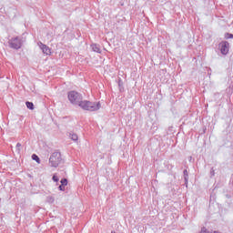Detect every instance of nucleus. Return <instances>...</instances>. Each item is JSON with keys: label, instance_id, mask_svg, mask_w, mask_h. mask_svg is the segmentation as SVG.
I'll return each mask as SVG.
<instances>
[{"label": "nucleus", "instance_id": "obj_16", "mask_svg": "<svg viewBox=\"0 0 233 233\" xmlns=\"http://www.w3.org/2000/svg\"><path fill=\"white\" fill-rule=\"evenodd\" d=\"M48 203H54L55 199L54 197H47Z\"/></svg>", "mask_w": 233, "mask_h": 233}, {"label": "nucleus", "instance_id": "obj_14", "mask_svg": "<svg viewBox=\"0 0 233 233\" xmlns=\"http://www.w3.org/2000/svg\"><path fill=\"white\" fill-rule=\"evenodd\" d=\"M225 37H226V39H233V34L227 33Z\"/></svg>", "mask_w": 233, "mask_h": 233}, {"label": "nucleus", "instance_id": "obj_9", "mask_svg": "<svg viewBox=\"0 0 233 233\" xmlns=\"http://www.w3.org/2000/svg\"><path fill=\"white\" fill-rule=\"evenodd\" d=\"M69 137L72 139V141H77V139H79V137H77V134H75V133H70Z\"/></svg>", "mask_w": 233, "mask_h": 233}, {"label": "nucleus", "instance_id": "obj_21", "mask_svg": "<svg viewBox=\"0 0 233 233\" xmlns=\"http://www.w3.org/2000/svg\"><path fill=\"white\" fill-rule=\"evenodd\" d=\"M211 174L214 176V171H213V172H211Z\"/></svg>", "mask_w": 233, "mask_h": 233}, {"label": "nucleus", "instance_id": "obj_5", "mask_svg": "<svg viewBox=\"0 0 233 233\" xmlns=\"http://www.w3.org/2000/svg\"><path fill=\"white\" fill-rule=\"evenodd\" d=\"M218 46L220 48V54H222V56H227V54H228L230 44L228 41L220 42Z\"/></svg>", "mask_w": 233, "mask_h": 233}, {"label": "nucleus", "instance_id": "obj_10", "mask_svg": "<svg viewBox=\"0 0 233 233\" xmlns=\"http://www.w3.org/2000/svg\"><path fill=\"white\" fill-rule=\"evenodd\" d=\"M32 159L33 161H36L38 164L41 163V158H39V157L35 154L32 155Z\"/></svg>", "mask_w": 233, "mask_h": 233}, {"label": "nucleus", "instance_id": "obj_2", "mask_svg": "<svg viewBox=\"0 0 233 233\" xmlns=\"http://www.w3.org/2000/svg\"><path fill=\"white\" fill-rule=\"evenodd\" d=\"M67 99L74 106H79L83 101V95L76 90H72L67 93Z\"/></svg>", "mask_w": 233, "mask_h": 233}, {"label": "nucleus", "instance_id": "obj_8", "mask_svg": "<svg viewBox=\"0 0 233 233\" xmlns=\"http://www.w3.org/2000/svg\"><path fill=\"white\" fill-rule=\"evenodd\" d=\"M184 174V181H185V185L187 187V185H188V170L185 169L183 171Z\"/></svg>", "mask_w": 233, "mask_h": 233}, {"label": "nucleus", "instance_id": "obj_18", "mask_svg": "<svg viewBox=\"0 0 233 233\" xmlns=\"http://www.w3.org/2000/svg\"><path fill=\"white\" fill-rule=\"evenodd\" d=\"M65 187H66V186L60 185V186L58 187V190H61L62 192H65Z\"/></svg>", "mask_w": 233, "mask_h": 233}, {"label": "nucleus", "instance_id": "obj_6", "mask_svg": "<svg viewBox=\"0 0 233 233\" xmlns=\"http://www.w3.org/2000/svg\"><path fill=\"white\" fill-rule=\"evenodd\" d=\"M91 48L93 52H96V54H101V46L98 44H92Z\"/></svg>", "mask_w": 233, "mask_h": 233}, {"label": "nucleus", "instance_id": "obj_13", "mask_svg": "<svg viewBox=\"0 0 233 233\" xmlns=\"http://www.w3.org/2000/svg\"><path fill=\"white\" fill-rule=\"evenodd\" d=\"M52 180H53L55 183H57V182L59 181V177H57V174H54V175H53Z\"/></svg>", "mask_w": 233, "mask_h": 233}, {"label": "nucleus", "instance_id": "obj_1", "mask_svg": "<svg viewBox=\"0 0 233 233\" xmlns=\"http://www.w3.org/2000/svg\"><path fill=\"white\" fill-rule=\"evenodd\" d=\"M80 108L82 110H86L87 112H97L99 108H101V103L100 102H92L89 100H82L80 103Z\"/></svg>", "mask_w": 233, "mask_h": 233}, {"label": "nucleus", "instance_id": "obj_17", "mask_svg": "<svg viewBox=\"0 0 233 233\" xmlns=\"http://www.w3.org/2000/svg\"><path fill=\"white\" fill-rule=\"evenodd\" d=\"M200 233H210V232L207 230V228L203 227V228H201Z\"/></svg>", "mask_w": 233, "mask_h": 233}, {"label": "nucleus", "instance_id": "obj_7", "mask_svg": "<svg viewBox=\"0 0 233 233\" xmlns=\"http://www.w3.org/2000/svg\"><path fill=\"white\" fill-rule=\"evenodd\" d=\"M41 49H42V52L44 54H46V56H49V54H50V47H48V46H46L45 44H41Z\"/></svg>", "mask_w": 233, "mask_h": 233}, {"label": "nucleus", "instance_id": "obj_19", "mask_svg": "<svg viewBox=\"0 0 233 233\" xmlns=\"http://www.w3.org/2000/svg\"><path fill=\"white\" fill-rule=\"evenodd\" d=\"M118 86L121 88L123 86V80L121 78L118 79Z\"/></svg>", "mask_w": 233, "mask_h": 233}, {"label": "nucleus", "instance_id": "obj_3", "mask_svg": "<svg viewBox=\"0 0 233 233\" xmlns=\"http://www.w3.org/2000/svg\"><path fill=\"white\" fill-rule=\"evenodd\" d=\"M63 161V157H61L60 152H54L49 157V167L53 168H57L61 162Z\"/></svg>", "mask_w": 233, "mask_h": 233}, {"label": "nucleus", "instance_id": "obj_4", "mask_svg": "<svg viewBox=\"0 0 233 233\" xmlns=\"http://www.w3.org/2000/svg\"><path fill=\"white\" fill-rule=\"evenodd\" d=\"M8 45L10 48H13L14 50H19L21 46H23V37L16 36L9 39Z\"/></svg>", "mask_w": 233, "mask_h": 233}, {"label": "nucleus", "instance_id": "obj_11", "mask_svg": "<svg viewBox=\"0 0 233 233\" xmlns=\"http://www.w3.org/2000/svg\"><path fill=\"white\" fill-rule=\"evenodd\" d=\"M25 106H27V108L29 110H34V103L27 101V102H25Z\"/></svg>", "mask_w": 233, "mask_h": 233}, {"label": "nucleus", "instance_id": "obj_20", "mask_svg": "<svg viewBox=\"0 0 233 233\" xmlns=\"http://www.w3.org/2000/svg\"><path fill=\"white\" fill-rule=\"evenodd\" d=\"M211 174L214 176V171H213V172H211Z\"/></svg>", "mask_w": 233, "mask_h": 233}, {"label": "nucleus", "instance_id": "obj_15", "mask_svg": "<svg viewBox=\"0 0 233 233\" xmlns=\"http://www.w3.org/2000/svg\"><path fill=\"white\" fill-rule=\"evenodd\" d=\"M16 151L18 152V154L19 152H21V143L16 144Z\"/></svg>", "mask_w": 233, "mask_h": 233}, {"label": "nucleus", "instance_id": "obj_12", "mask_svg": "<svg viewBox=\"0 0 233 233\" xmlns=\"http://www.w3.org/2000/svg\"><path fill=\"white\" fill-rule=\"evenodd\" d=\"M61 185L63 187H66V185H68V179L66 178H62L61 181H60Z\"/></svg>", "mask_w": 233, "mask_h": 233}]
</instances>
